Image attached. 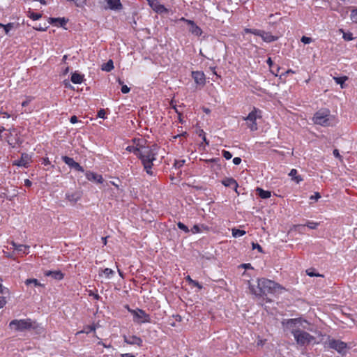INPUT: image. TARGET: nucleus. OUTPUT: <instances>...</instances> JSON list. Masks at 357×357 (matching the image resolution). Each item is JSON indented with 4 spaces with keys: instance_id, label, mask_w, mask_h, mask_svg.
Returning <instances> with one entry per match:
<instances>
[{
    "instance_id": "f257e3e1",
    "label": "nucleus",
    "mask_w": 357,
    "mask_h": 357,
    "mask_svg": "<svg viewBox=\"0 0 357 357\" xmlns=\"http://www.w3.org/2000/svg\"><path fill=\"white\" fill-rule=\"evenodd\" d=\"M287 327L292 328L291 333L293 335L296 344L301 347L306 346L310 344L316 343V337L309 333L296 328L297 326H303L305 329V326L303 324H310L306 320L302 318L289 319L287 320Z\"/></svg>"
},
{
    "instance_id": "f03ea898",
    "label": "nucleus",
    "mask_w": 357,
    "mask_h": 357,
    "mask_svg": "<svg viewBox=\"0 0 357 357\" xmlns=\"http://www.w3.org/2000/svg\"><path fill=\"white\" fill-rule=\"evenodd\" d=\"M158 151V147L155 144L152 146H145L144 144L137 157L141 161L144 170L151 176H155L153 167L154 162L157 160Z\"/></svg>"
},
{
    "instance_id": "7ed1b4c3",
    "label": "nucleus",
    "mask_w": 357,
    "mask_h": 357,
    "mask_svg": "<svg viewBox=\"0 0 357 357\" xmlns=\"http://www.w3.org/2000/svg\"><path fill=\"white\" fill-rule=\"evenodd\" d=\"M280 286L273 280L266 278H260L257 284H249L250 292L256 296L263 297L268 294L274 293Z\"/></svg>"
},
{
    "instance_id": "20e7f679",
    "label": "nucleus",
    "mask_w": 357,
    "mask_h": 357,
    "mask_svg": "<svg viewBox=\"0 0 357 357\" xmlns=\"http://www.w3.org/2000/svg\"><path fill=\"white\" fill-rule=\"evenodd\" d=\"M312 121L315 124L328 127L335 123V116L331 114L328 109H321L315 112Z\"/></svg>"
},
{
    "instance_id": "39448f33",
    "label": "nucleus",
    "mask_w": 357,
    "mask_h": 357,
    "mask_svg": "<svg viewBox=\"0 0 357 357\" xmlns=\"http://www.w3.org/2000/svg\"><path fill=\"white\" fill-rule=\"evenodd\" d=\"M261 118V111L257 107H253V109L248 114V115L243 117V120L247 121L248 127L251 131H256L258 129L257 119Z\"/></svg>"
},
{
    "instance_id": "423d86ee",
    "label": "nucleus",
    "mask_w": 357,
    "mask_h": 357,
    "mask_svg": "<svg viewBox=\"0 0 357 357\" xmlns=\"http://www.w3.org/2000/svg\"><path fill=\"white\" fill-rule=\"evenodd\" d=\"M127 310L133 315V321L138 324L150 323L151 317L144 310L142 309L132 310L126 306Z\"/></svg>"
},
{
    "instance_id": "0eeeda50",
    "label": "nucleus",
    "mask_w": 357,
    "mask_h": 357,
    "mask_svg": "<svg viewBox=\"0 0 357 357\" xmlns=\"http://www.w3.org/2000/svg\"><path fill=\"white\" fill-rule=\"evenodd\" d=\"M9 327L17 331H24L32 327V322L30 319H14L9 323Z\"/></svg>"
},
{
    "instance_id": "6e6552de",
    "label": "nucleus",
    "mask_w": 357,
    "mask_h": 357,
    "mask_svg": "<svg viewBox=\"0 0 357 357\" xmlns=\"http://www.w3.org/2000/svg\"><path fill=\"white\" fill-rule=\"evenodd\" d=\"M326 344H327L328 348L335 349L338 353L342 354H345L346 349L347 348V344L346 342L333 338L328 339Z\"/></svg>"
},
{
    "instance_id": "1a4fd4ad",
    "label": "nucleus",
    "mask_w": 357,
    "mask_h": 357,
    "mask_svg": "<svg viewBox=\"0 0 357 357\" xmlns=\"http://www.w3.org/2000/svg\"><path fill=\"white\" fill-rule=\"evenodd\" d=\"M132 142L133 145L128 146L126 150L130 153H133L137 158L141 149L146 144V140L142 138H134Z\"/></svg>"
},
{
    "instance_id": "9d476101",
    "label": "nucleus",
    "mask_w": 357,
    "mask_h": 357,
    "mask_svg": "<svg viewBox=\"0 0 357 357\" xmlns=\"http://www.w3.org/2000/svg\"><path fill=\"white\" fill-rule=\"evenodd\" d=\"M32 162V156L26 153H22L20 158L13 161V165L27 168Z\"/></svg>"
},
{
    "instance_id": "9b49d317",
    "label": "nucleus",
    "mask_w": 357,
    "mask_h": 357,
    "mask_svg": "<svg viewBox=\"0 0 357 357\" xmlns=\"http://www.w3.org/2000/svg\"><path fill=\"white\" fill-rule=\"evenodd\" d=\"M181 21H183V22H185V23H187L188 25L190 26V29H189V31L196 36H200L202 34V29L198 26L194 21L192 20H188V19H185V17H181L180 19Z\"/></svg>"
},
{
    "instance_id": "f8f14e48",
    "label": "nucleus",
    "mask_w": 357,
    "mask_h": 357,
    "mask_svg": "<svg viewBox=\"0 0 357 357\" xmlns=\"http://www.w3.org/2000/svg\"><path fill=\"white\" fill-rule=\"evenodd\" d=\"M62 160L70 167L75 169L77 172H84V169L78 162H75L73 158L64 155L61 157Z\"/></svg>"
},
{
    "instance_id": "ddd939ff",
    "label": "nucleus",
    "mask_w": 357,
    "mask_h": 357,
    "mask_svg": "<svg viewBox=\"0 0 357 357\" xmlns=\"http://www.w3.org/2000/svg\"><path fill=\"white\" fill-rule=\"evenodd\" d=\"M124 342L130 345H137L138 347H142L143 344V340L140 337L137 335H123V336Z\"/></svg>"
},
{
    "instance_id": "4468645a",
    "label": "nucleus",
    "mask_w": 357,
    "mask_h": 357,
    "mask_svg": "<svg viewBox=\"0 0 357 357\" xmlns=\"http://www.w3.org/2000/svg\"><path fill=\"white\" fill-rule=\"evenodd\" d=\"M85 176L89 181H94L97 183H102L104 181L103 177L101 174H98L91 171H86Z\"/></svg>"
},
{
    "instance_id": "2eb2a0df",
    "label": "nucleus",
    "mask_w": 357,
    "mask_h": 357,
    "mask_svg": "<svg viewBox=\"0 0 357 357\" xmlns=\"http://www.w3.org/2000/svg\"><path fill=\"white\" fill-rule=\"evenodd\" d=\"M192 77L197 85L204 86L206 84V77L202 71H192Z\"/></svg>"
},
{
    "instance_id": "dca6fc26",
    "label": "nucleus",
    "mask_w": 357,
    "mask_h": 357,
    "mask_svg": "<svg viewBox=\"0 0 357 357\" xmlns=\"http://www.w3.org/2000/svg\"><path fill=\"white\" fill-rule=\"evenodd\" d=\"M147 2L150 7L157 13H162L167 11L165 6L160 4L157 0H147Z\"/></svg>"
},
{
    "instance_id": "f3484780",
    "label": "nucleus",
    "mask_w": 357,
    "mask_h": 357,
    "mask_svg": "<svg viewBox=\"0 0 357 357\" xmlns=\"http://www.w3.org/2000/svg\"><path fill=\"white\" fill-rule=\"evenodd\" d=\"M2 281L3 280L0 276V309L6 304L5 295L8 294L9 292L8 289L3 286Z\"/></svg>"
},
{
    "instance_id": "a211bd4d",
    "label": "nucleus",
    "mask_w": 357,
    "mask_h": 357,
    "mask_svg": "<svg viewBox=\"0 0 357 357\" xmlns=\"http://www.w3.org/2000/svg\"><path fill=\"white\" fill-rule=\"evenodd\" d=\"M261 38L263 41L266 43H271L278 40L279 37L277 36H273L271 32L265 31L263 30Z\"/></svg>"
},
{
    "instance_id": "6ab92c4d",
    "label": "nucleus",
    "mask_w": 357,
    "mask_h": 357,
    "mask_svg": "<svg viewBox=\"0 0 357 357\" xmlns=\"http://www.w3.org/2000/svg\"><path fill=\"white\" fill-rule=\"evenodd\" d=\"M222 184L225 187L233 188L236 191L238 187V183L233 178H225L222 181Z\"/></svg>"
},
{
    "instance_id": "aec40b11",
    "label": "nucleus",
    "mask_w": 357,
    "mask_h": 357,
    "mask_svg": "<svg viewBox=\"0 0 357 357\" xmlns=\"http://www.w3.org/2000/svg\"><path fill=\"white\" fill-rule=\"evenodd\" d=\"M107 3L111 10H121L123 8L120 0H107Z\"/></svg>"
},
{
    "instance_id": "412c9836",
    "label": "nucleus",
    "mask_w": 357,
    "mask_h": 357,
    "mask_svg": "<svg viewBox=\"0 0 357 357\" xmlns=\"http://www.w3.org/2000/svg\"><path fill=\"white\" fill-rule=\"evenodd\" d=\"M66 199L72 204H75L81 198L79 192H72L66 194Z\"/></svg>"
},
{
    "instance_id": "4be33fe9",
    "label": "nucleus",
    "mask_w": 357,
    "mask_h": 357,
    "mask_svg": "<svg viewBox=\"0 0 357 357\" xmlns=\"http://www.w3.org/2000/svg\"><path fill=\"white\" fill-rule=\"evenodd\" d=\"M45 275L46 276H52L56 280H61L64 278L63 273H62L60 271H47L45 272Z\"/></svg>"
},
{
    "instance_id": "5701e85b",
    "label": "nucleus",
    "mask_w": 357,
    "mask_h": 357,
    "mask_svg": "<svg viewBox=\"0 0 357 357\" xmlns=\"http://www.w3.org/2000/svg\"><path fill=\"white\" fill-rule=\"evenodd\" d=\"M49 22L51 24H55V25L58 26H64L66 24L68 20H66L64 17H50Z\"/></svg>"
},
{
    "instance_id": "b1692460",
    "label": "nucleus",
    "mask_w": 357,
    "mask_h": 357,
    "mask_svg": "<svg viewBox=\"0 0 357 357\" xmlns=\"http://www.w3.org/2000/svg\"><path fill=\"white\" fill-rule=\"evenodd\" d=\"M12 245L15 250L18 252H22L24 254H28V250L29 249V246L26 245L17 244L15 242L12 243Z\"/></svg>"
},
{
    "instance_id": "393cba45",
    "label": "nucleus",
    "mask_w": 357,
    "mask_h": 357,
    "mask_svg": "<svg viewBox=\"0 0 357 357\" xmlns=\"http://www.w3.org/2000/svg\"><path fill=\"white\" fill-rule=\"evenodd\" d=\"M256 191L258 196L261 199H268L271 196V192L269 190H265L262 188H257Z\"/></svg>"
},
{
    "instance_id": "a878e982",
    "label": "nucleus",
    "mask_w": 357,
    "mask_h": 357,
    "mask_svg": "<svg viewBox=\"0 0 357 357\" xmlns=\"http://www.w3.org/2000/svg\"><path fill=\"white\" fill-rule=\"evenodd\" d=\"M70 80L74 84H81L84 80V76L81 74L74 73L71 75Z\"/></svg>"
},
{
    "instance_id": "bb28decb",
    "label": "nucleus",
    "mask_w": 357,
    "mask_h": 357,
    "mask_svg": "<svg viewBox=\"0 0 357 357\" xmlns=\"http://www.w3.org/2000/svg\"><path fill=\"white\" fill-rule=\"evenodd\" d=\"M263 30L261 29H249V28H245L243 29V32L245 33H252L253 35L260 36H261Z\"/></svg>"
},
{
    "instance_id": "cd10ccee",
    "label": "nucleus",
    "mask_w": 357,
    "mask_h": 357,
    "mask_svg": "<svg viewBox=\"0 0 357 357\" xmlns=\"http://www.w3.org/2000/svg\"><path fill=\"white\" fill-rule=\"evenodd\" d=\"M101 69L106 72H110L114 69V63L112 59H109L107 63L102 66Z\"/></svg>"
},
{
    "instance_id": "c85d7f7f",
    "label": "nucleus",
    "mask_w": 357,
    "mask_h": 357,
    "mask_svg": "<svg viewBox=\"0 0 357 357\" xmlns=\"http://www.w3.org/2000/svg\"><path fill=\"white\" fill-rule=\"evenodd\" d=\"M318 225H319V223H317V222L308 221L306 223V225H296L295 228H301V227H304L306 226V227H307L308 228H310L311 229H317Z\"/></svg>"
},
{
    "instance_id": "c756f323",
    "label": "nucleus",
    "mask_w": 357,
    "mask_h": 357,
    "mask_svg": "<svg viewBox=\"0 0 357 357\" xmlns=\"http://www.w3.org/2000/svg\"><path fill=\"white\" fill-rule=\"evenodd\" d=\"M231 233H232V236L234 238H238V237H241V236H243V235H245L246 234V231L245 230H241L239 229L234 228L231 230Z\"/></svg>"
},
{
    "instance_id": "7c9ffc66",
    "label": "nucleus",
    "mask_w": 357,
    "mask_h": 357,
    "mask_svg": "<svg viewBox=\"0 0 357 357\" xmlns=\"http://www.w3.org/2000/svg\"><path fill=\"white\" fill-rule=\"evenodd\" d=\"M14 24L12 22L8 23L7 24H3L0 22V28H3L5 31V33L8 34L9 31L13 28Z\"/></svg>"
},
{
    "instance_id": "2f4dec72",
    "label": "nucleus",
    "mask_w": 357,
    "mask_h": 357,
    "mask_svg": "<svg viewBox=\"0 0 357 357\" xmlns=\"http://www.w3.org/2000/svg\"><path fill=\"white\" fill-rule=\"evenodd\" d=\"M341 32L343 33L342 38L346 41H350L354 39L353 34L351 32H344L343 29H340Z\"/></svg>"
},
{
    "instance_id": "473e14b6",
    "label": "nucleus",
    "mask_w": 357,
    "mask_h": 357,
    "mask_svg": "<svg viewBox=\"0 0 357 357\" xmlns=\"http://www.w3.org/2000/svg\"><path fill=\"white\" fill-rule=\"evenodd\" d=\"M106 278H110L114 275V271L111 268H106L101 271Z\"/></svg>"
},
{
    "instance_id": "72a5a7b5",
    "label": "nucleus",
    "mask_w": 357,
    "mask_h": 357,
    "mask_svg": "<svg viewBox=\"0 0 357 357\" xmlns=\"http://www.w3.org/2000/svg\"><path fill=\"white\" fill-rule=\"evenodd\" d=\"M185 162V160H174V165H173V167L175 168V169H180L181 167H182L184 164Z\"/></svg>"
},
{
    "instance_id": "f704fd0d",
    "label": "nucleus",
    "mask_w": 357,
    "mask_h": 357,
    "mask_svg": "<svg viewBox=\"0 0 357 357\" xmlns=\"http://www.w3.org/2000/svg\"><path fill=\"white\" fill-rule=\"evenodd\" d=\"M29 17L33 20H38L42 17V14L34 12H29Z\"/></svg>"
},
{
    "instance_id": "c9c22d12",
    "label": "nucleus",
    "mask_w": 357,
    "mask_h": 357,
    "mask_svg": "<svg viewBox=\"0 0 357 357\" xmlns=\"http://www.w3.org/2000/svg\"><path fill=\"white\" fill-rule=\"evenodd\" d=\"M25 284L26 285L33 284L35 286H42V284L38 282V280L37 279H34V278L26 280Z\"/></svg>"
},
{
    "instance_id": "e433bc0d",
    "label": "nucleus",
    "mask_w": 357,
    "mask_h": 357,
    "mask_svg": "<svg viewBox=\"0 0 357 357\" xmlns=\"http://www.w3.org/2000/svg\"><path fill=\"white\" fill-rule=\"evenodd\" d=\"M198 135H199V137H202L203 142L206 145L209 144V142H208V140H207L206 137V133H205V132L203 130H199Z\"/></svg>"
},
{
    "instance_id": "4c0bfd02",
    "label": "nucleus",
    "mask_w": 357,
    "mask_h": 357,
    "mask_svg": "<svg viewBox=\"0 0 357 357\" xmlns=\"http://www.w3.org/2000/svg\"><path fill=\"white\" fill-rule=\"evenodd\" d=\"M334 79L337 84H340L341 87L343 88L342 84L347 79V77L344 76V77H334Z\"/></svg>"
},
{
    "instance_id": "58836bf2",
    "label": "nucleus",
    "mask_w": 357,
    "mask_h": 357,
    "mask_svg": "<svg viewBox=\"0 0 357 357\" xmlns=\"http://www.w3.org/2000/svg\"><path fill=\"white\" fill-rule=\"evenodd\" d=\"M118 82L119 84L122 85L121 91L123 93L126 94L130 92V88L127 85H123V82L120 79L118 80Z\"/></svg>"
},
{
    "instance_id": "ea45409f",
    "label": "nucleus",
    "mask_w": 357,
    "mask_h": 357,
    "mask_svg": "<svg viewBox=\"0 0 357 357\" xmlns=\"http://www.w3.org/2000/svg\"><path fill=\"white\" fill-rule=\"evenodd\" d=\"M177 226L181 230L183 231L185 233H186V234L189 233L190 230H189L188 227L183 222H178L177 223Z\"/></svg>"
},
{
    "instance_id": "a19ab883",
    "label": "nucleus",
    "mask_w": 357,
    "mask_h": 357,
    "mask_svg": "<svg viewBox=\"0 0 357 357\" xmlns=\"http://www.w3.org/2000/svg\"><path fill=\"white\" fill-rule=\"evenodd\" d=\"M350 17L353 22L357 23V8L351 10Z\"/></svg>"
},
{
    "instance_id": "79ce46f5",
    "label": "nucleus",
    "mask_w": 357,
    "mask_h": 357,
    "mask_svg": "<svg viewBox=\"0 0 357 357\" xmlns=\"http://www.w3.org/2000/svg\"><path fill=\"white\" fill-rule=\"evenodd\" d=\"M33 99V96H26V100L22 102V106L26 107Z\"/></svg>"
},
{
    "instance_id": "37998d69",
    "label": "nucleus",
    "mask_w": 357,
    "mask_h": 357,
    "mask_svg": "<svg viewBox=\"0 0 357 357\" xmlns=\"http://www.w3.org/2000/svg\"><path fill=\"white\" fill-rule=\"evenodd\" d=\"M97 116L98 118H101V119H105L107 118L106 116V112L104 109H100L98 112V114H97Z\"/></svg>"
},
{
    "instance_id": "c03bdc74",
    "label": "nucleus",
    "mask_w": 357,
    "mask_h": 357,
    "mask_svg": "<svg viewBox=\"0 0 357 357\" xmlns=\"http://www.w3.org/2000/svg\"><path fill=\"white\" fill-rule=\"evenodd\" d=\"M222 156L226 159V160H229L232 157V154L228 151H226V150H223L222 152Z\"/></svg>"
},
{
    "instance_id": "a18cd8bd",
    "label": "nucleus",
    "mask_w": 357,
    "mask_h": 357,
    "mask_svg": "<svg viewBox=\"0 0 357 357\" xmlns=\"http://www.w3.org/2000/svg\"><path fill=\"white\" fill-rule=\"evenodd\" d=\"M301 41L304 44H310V43L312 42V39L310 37L303 36H302Z\"/></svg>"
},
{
    "instance_id": "49530a36",
    "label": "nucleus",
    "mask_w": 357,
    "mask_h": 357,
    "mask_svg": "<svg viewBox=\"0 0 357 357\" xmlns=\"http://www.w3.org/2000/svg\"><path fill=\"white\" fill-rule=\"evenodd\" d=\"M252 249H257L259 252H263V248L259 244L252 243Z\"/></svg>"
},
{
    "instance_id": "de8ad7c7",
    "label": "nucleus",
    "mask_w": 357,
    "mask_h": 357,
    "mask_svg": "<svg viewBox=\"0 0 357 357\" xmlns=\"http://www.w3.org/2000/svg\"><path fill=\"white\" fill-rule=\"evenodd\" d=\"M191 231L193 233V234H197V233H199L200 232V229H199V227L197 225H195L191 229Z\"/></svg>"
},
{
    "instance_id": "09e8293b",
    "label": "nucleus",
    "mask_w": 357,
    "mask_h": 357,
    "mask_svg": "<svg viewBox=\"0 0 357 357\" xmlns=\"http://www.w3.org/2000/svg\"><path fill=\"white\" fill-rule=\"evenodd\" d=\"M321 197V195L319 192H315V194L314 195H312L310 199L311 200H318L319 198Z\"/></svg>"
},
{
    "instance_id": "8fccbe9b",
    "label": "nucleus",
    "mask_w": 357,
    "mask_h": 357,
    "mask_svg": "<svg viewBox=\"0 0 357 357\" xmlns=\"http://www.w3.org/2000/svg\"><path fill=\"white\" fill-rule=\"evenodd\" d=\"M241 158H239V157H235L234 159H233V162L234 165H238L241 162Z\"/></svg>"
},
{
    "instance_id": "3c124183",
    "label": "nucleus",
    "mask_w": 357,
    "mask_h": 357,
    "mask_svg": "<svg viewBox=\"0 0 357 357\" xmlns=\"http://www.w3.org/2000/svg\"><path fill=\"white\" fill-rule=\"evenodd\" d=\"M70 122L73 124H75L78 122V119L76 116H72L70 119Z\"/></svg>"
},
{
    "instance_id": "603ef678",
    "label": "nucleus",
    "mask_w": 357,
    "mask_h": 357,
    "mask_svg": "<svg viewBox=\"0 0 357 357\" xmlns=\"http://www.w3.org/2000/svg\"><path fill=\"white\" fill-rule=\"evenodd\" d=\"M297 173H298V172H297V170H296V169H292L290 171V172H289V175L290 176H291V177H292V178H293L294 176H296L297 175Z\"/></svg>"
},
{
    "instance_id": "864d4df0",
    "label": "nucleus",
    "mask_w": 357,
    "mask_h": 357,
    "mask_svg": "<svg viewBox=\"0 0 357 357\" xmlns=\"http://www.w3.org/2000/svg\"><path fill=\"white\" fill-rule=\"evenodd\" d=\"M293 179L297 183H299L301 181H303V178L300 175H296L293 178Z\"/></svg>"
},
{
    "instance_id": "5fc2aeb1",
    "label": "nucleus",
    "mask_w": 357,
    "mask_h": 357,
    "mask_svg": "<svg viewBox=\"0 0 357 357\" xmlns=\"http://www.w3.org/2000/svg\"><path fill=\"white\" fill-rule=\"evenodd\" d=\"M191 284H192L194 287L199 288V289H202V285H201L199 282L196 280H194Z\"/></svg>"
},
{
    "instance_id": "6e6d98bb",
    "label": "nucleus",
    "mask_w": 357,
    "mask_h": 357,
    "mask_svg": "<svg viewBox=\"0 0 357 357\" xmlns=\"http://www.w3.org/2000/svg\"><path fill=\"white\" fill-rule=\"evenodd\" d=\"M220 161V159L219 158H211V159H208V160H206L205 162H207V163H211V162H216L218 163V162Z\"/></svg>"
},
{
    "instance_id": "4d7b16f0",
    "label": "nucleus",
    "mask_w": 357,
    "mask_h": 357,
    "mask_svg": "<svg viewBox=\"0 0 357 357\" xmlns=\"http://www.w3.org/2000/svg\"><path fill=\"white\" fill-rule=\"evenodd\" d=\"M333 153L335 158H341V155L337 149H334Z\"/></svg>"
},
{
    "instance_id": "13d9d810",
    "label": "nucleus",
    "mask_w": 357,
    "mask_h": 357,
    "mask_svg": "<svg viewBox=\"0 0 357 357\" xmlns=\"http://www.w3.org/2000/svg\"><path fill=\"white\" fill-rule=\"evenodd\" d=\"M42 164L44 165H50V161L49 160V158H44L43 159Z\"/></svg>"
},
{
    "instance_id": "bf43d9fd",
    "label": "nucleus",
    "mask_w": 357,
    "mask_h": 357,
    "mask_svg": "<svg viewBox=\"0 0 357 357\" xmlns=\"http://www.w3.org/2000/svg\"><path fill=\"white\" fill-rule=\"evenodd\" d=\"M296 72L291 69H288L284 73L282 74L284 76H287L289 74H295Z\"/></svg>"
},
{
    "instance_id": "052dcab7",
    "label": "nucleus",
    "mask_w": 357,
    "mask_h": 357,
    "mask_svg": "<svg viewBox=\"0 0 357 357\" xmlns=\"http://www.w3.org/2000/svg\"><path fill=\"white\" fill-rule=\"evenodd\" d=\"M266 63L268 65L270 68H271L273 65V62L271 57H268L266 60Z\"/></svg>"
},
{
    "instance_id": "680f3d73",
    "label": "nucleus",
    "mask_w": 357,
    "mask_h": 357,
    "mask_svg": "<svg viewBox=\"0 0 357 357\" xmlns=\"http://www.w3.org/2000/svg\"><path fill=\"white\" fill-rule=\"evenodd\" d=\"M174 109H175V112L178 114V118H179L180 123H183V120H182V118H181V113L178 112V111L177 110L176 107H174Z\"/></svg>"
},
{
    "instance_id": "e2e57ef3",
    "label": "nucleus",
    "mask_w": 357,
    "mask_h": 357,
    "mask_svg": "<svg viewBox=\"0 0 357 357\" xmlns=\"http://www.w3.org/2000/svg\"><path fill=\"white\" fill-rule=\"evenodd\" d=\"M241 266L243 267L244 268H252V266L250 264H241Z\"/></svg>"
},
{
    "instance_id": "0e129e2a",
    "label": "nucleus",
    "mask_w": 357,
    "mask_h": 357,
    "mask_svg": "<svg viewBox=\"0 0 357 357\" xmlns=\"http://www.w3.org/2000/svg\"><path fill=\"white\" fill-rule=\"evenodd\" d=\"M307 274L310 276V277H313V276H319V274H315L314 272L312 271H307Z\"/></svg>"
},
{
    "instance_id": "69168bd1",
    "label": "nucleus",
    "mask_w": 357,
    "mask_h": 357,
    "mask_svg": "<svg viewBox=\"0 0 357 357\" xmlns=\"http://www.w3.org/2000/svg\"><path fill=\"white\" fill-rule=\"evenodd\" d=\"M121 357H135L133 354H121Z\"/></svg>"
},
{
    "instance_id": "338daca9",
    "label": "nucleus",
    "mask_w": 357,
    "mask_h": 357,
    "mask_svg": "<svg viewBox=\"0 0 357 357\" xmlns=\"http://www.w3.org/2000/svg\"><path fill=\"white\" fill-rule=\"evenodd\" d=\"M73 2L75 3L76 6H77V7L82 6V3H81V1L80 0H75V1H73Z\"/></svg>"
},
{
    "instance_id": "774afa93",
    "label": "nucleus",
    "mask_w": 357,
    "mask_h": 357,
    "mask_svg": "<svg viewBox=\"0 0 357 357\" xmlns=\"http://www.w3.org/2000/svg\"><path fill=\"white\" fill-rule=\"evenodd\" d=\"M185 280L186 281H188L189 282V284H192V282L194 281V280H192L190 275H188L186 278H185Z\"/></svg>"
}]
</instances>
